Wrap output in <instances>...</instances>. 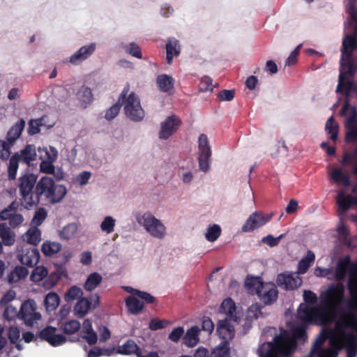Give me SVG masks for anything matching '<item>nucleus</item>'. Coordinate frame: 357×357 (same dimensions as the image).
Returning a JSON list of instances; mask_svg holds the SVG:
<instances>
[{
    "mask_svg": "<svg viewBox=\"0 0 357 357\" xmlns=\"http://www.w3.org/2000/svg\"><path fill=\"white\" fill-rule=\"evenodd\" d=\"M344 286L341 282L330 285L325 291L321 292L318 306L312 307L301 303L297 310V317L305 322L312 321L314 319L332 320L336 318L344 301Z\"/></svg>",
    "mask_w": 357,
    "mask_h": 357,
    "instance_id": "1",
    "label": "nucleus"
},
{
    "mask_svg": "<svg viewBox=\"0 0 357 357\" xmlns=\"http://www.w3.org/2000/svg\"><path fill=\"white\" fill-rule=\"evenodd\" d=\"M130 86L127 85L123 89L119 100L116 103L109 108L105 113V119L111 121L119 114L121 105H124L126 115L132 121L139 122L144 119L145 113L142 109L139 97L131 92L128 97Z\"/></svg>",
    "mask_w": 357,
    "mask_h": 357,
    "instance_id": "2",
    "label": "nucleus"
},
{
    "mask_svg": "<svg viewBox=\"0 0 357 357\" xmlns=\"http://www.w3.org/2000/svg\"><path fill=\"white\" fill-rule=\"evenodd\" d=\"M66 193L67 190L63 185H56L52 178L43 176L35 187L34 207L39 204L42 197H44L50 203L54 204L60 202Z\"/></svg>",
    "mask_w": 357,
    "mask_h": 357,
    "instance_id": "3",
    "label": "nucleus"
},
{
    "mask_svg": "<svg viewBox=\"0 0 357 357\" xmlns=\"http://www.w3.org/2000/svg\"><path fill=\"white\" fill-rule=\"evenodd\" d=\"M36 183L37 176L34 174H24L19 178L18 188L20 195L22 197L21 204L27 210H31L34 207V187H36Z\"/></svg>",
    "mask_w": 357,
    "mask_h": 357,
    "instance_id": "4",
    "label": "nucleus"
},
{
    "mask_svg": "<svg viewBox=\"0 0 357 357\" xmlns=\"http://www.w3.org/2000/svg\"><path fill=\"white\" fill-rule=\"evenodd\" d=\"M36 146L33 144H27L20 152L15 153L9 160L8 169V179H15L19 162L29 165L31 162L36 159Z\"/></svg>",
    "mask_w": 357,
    "mask_h": 357,
    "instance_id": "5",
    "label": "nucleus"
},
{
    "mask_svg": "<svg viewBox=\"0 0 357 357\" xmlns=\"http://www.w3.org/2000/svg\"><path fill=\"white\" fill-rule=\"evenodd\" d=\"M137 223L153 237L162 239L166 235V227L163 223L149 212L135 215Z\"/></svg>",
    "mask_w": 357,
    "mask_h": 357,
    "instance_id": "6",
    "label": "nucleus"
},
{
    "mask_svg": "<svg viewBox=\"0 0 357 357\" xmlns=\"http://www.w3.org/2000/svg\"><path fill=\"white\" fill-rule=\"evenodd\" d=\"M295 347L294 342L281 333L274 337L273 342L268 343V349L265 353L261 354V357H277L278 355L289 356Z\"/></svg>",
    "mask_w": 357,
    "mask_h": 357,
    "instance_id": "7",
    "label": "nucleus"
},
{
    "mask_svg": "<svg viewBox=\"0 0 357 357\" xmlns=\"http://www.w3.org/2000/svg\"><path fill=\"white\" fill-rule=\"evenodd\" d=\"M211 154L212 151L208 137L205 134H201L198 139V161L201 171L204 172L209 171Z\"/></svg>",
    "mask_w": 357,
    "mask_h": 357,
    "instance_id": "8",
    "label": "nucleus"
},
{
    "mask_svg": "<svg viewBox=\"0 0 357 357\" xmlns=\"http://www.w3.org/2000/svg\"><path fill=\"white\" fill-rule=\"evenodd\" d=\"M36 303L33 299H28L23 302L20 310V319L27 326H32L41 319V315L36 311Z\"/></svg>",
    "mask_w": 357,
    "mask_h": 357,
    "instance_id": "9",
    "label": "nucleus"
},
{
    "mask_svg": "<svg viewBox=\"0 0 357 357\" xmlns=\"http://www.w3.org/2000/svg\"><path fill=\"white\" fill-rule=\"evenodd\" d=\"M272 217V213L265 214L262 212L255 211L246 220L241 227V231L243 232L253 231L265 225L271 220Z\"/></svg>",
    "mask_w": 357,
    "mask_h": 357,
    "instance_id": "10",
    "label": "nucleus"
},
{
    "mask_svg": "<svg viewBox=\"0 0 357 357\" xmlns=\"http://www.w3.org/2000/svg\"><path fill=\"white\" fill-rule=\"evenodd\" d=\"M56 332V327L47 326L39 332L37 337L48 342L52 347H58L64 344L67 340L64 335L58 334Z\"/></svg>",
    "mask_w": 357,
    "mask_h": 357,
    "instance_id": "11",
    "label": "nucleus"
},
{
    "mask_svg": "<svg viewBox=\"0 0 357 357\" xmlns=\"http://www.w3.org/2000/svg\"><path fill=\"white\" fill-rule=\"evenodd\" d=\"M181 124V120L177 116H168L160 123V130L158 134L159 139L164 140L169 139L178 130Z\"/></svg>",
    "mask_w": 357,
    "mask_h": 357,
    "instance_id": "12",
    "label": "nucleus"
},
{
    "mask_svg": "<svg viewBox=\"0 0 357 357\" xmlns=\"http://www.w3.org/2000/svg\"><path fill=\"white\" fill-rule=\"evenodd\" d=\"M276 282L282 289L293 290L298 288L302 284V279L297 273H282L278 275Z\"/></svg>",
    "mask_w": 357,
    "mask_h": 357,
    "instance_id": "13",
    "label": "nucleus"
},
{
    "mask_svg": "<svg viewBox=\"0 0 357 357\" xmlns=\"http://www.w3.org/2000/svg\"><path fill=\"white\" fill-rule=\"evenodd\" d=\"M39 151H43L45 154L44 157L42 155H40V158L43 160L40 165V172L51 174L52 172H54V166L52 165V162L57 158L58 153L56 149L54 147H50V152L47 148L43 150L40 149Z\"/></svg>",
    "mask_w": 357,
    "mask_h": 357,
    "instance_id": "14",
    "label": "nucleus"
},
{
    "mask_svg": "<svg viewBox=\"0 0 357 357\" xmlns=\"http://www.w3.org/2000/svg\"><path fill=\"white\" fill-rule=\"evenodd\" d=\"M352 192L355 197H352L351 195H345L342 191L338 192L337 202L340 214L347 212L353 205H357V183L353 187Z\"/></svg>",
    "mask_w": 357,
    "mask_h": 357,
    "instance_id": "15",
    "label": "nucleus"
},
{
    "mask_svg": "<svg viewBox=\"0 0 357 357\" xmlns=\"http://www.w3.org/2000/svg\"><path fill=\"white\" fill-rule=\"evenodd\" d=\"M257 296L265 305H271L277 301L278 291L273 283H265Z\"/></svg>",
    "mask_w": 357,
    "mask_h": 357,
    "instance_id": "16",
    "label": "nucleus"
},
{
    "mask_svg": "<svg viewBox=\"0 0 357 357\" xmlns=\"http://www.w3.org/2000/svg\"><path fill=\"white\" fill-rule=\"evenodd\" d=\"M217 333L227 345L228 342L234 337L235 331L229 321L227 319H225L218 321Z\"/></svg>",
    "mask_w": 357,
    "mask_h": 357,
    "instance_id": "17",
    "label": "nucleus"
},
{
    "mask_svg": "<svg viewBox=\"0 0 357 357\" xmlns=\"http://www.w3.org/2000/svg\"><path fill=\"white\" fill-rule=\"evenodd\" d=\"M61 247H41V250L45 256H52L56 255V265L63 266L66 264L71 258L72 254L69 251H64L59 253Z\"/></svg>",
    "mask_w": 357,
    "mask_h": 357,
    "instance_id": "18",
    "label": "nucleus"
},
{
    "mask_svg": "<svg viewBox=\"0 0 357 357\" xmlns=\"http://www.w3.org/2000/svg\"><path fill=\"white\" fill-rule=\"evenodd\" d=\"M357 268V266L351 261L349 256H346L342 259L340 260L337 264L335 276L337 280L342 281L346 278L348 271L350 269V273L353 272Z\"/></svg>",
    "mask_w": 357,
    "mask_h": 357,
    "instance_id": "19",
    "label": "nucleus"
},
{
    "mask_svg": "<svg viewBox=\"0 0 357 357\" xmlns=\"http://www.w3.org/2000/svg\"><path fill=\"white\" fill-rule=\"evenodd\" d=\"M91 301L85 298H80L74 307L75 314L82 318L90 310L91 305L96 307L99 304V296L95 294L91 297Z\"/></svg>",
    "mask_w": 357,
    "mask_h": 357,
    "instance_id": "20",
    "label": "nucleus"
},
{
    "mask_svg": "<svg viewBox=\"0 0 357 357\" xmlns=\"http://www.w3.org/2000/svg\"><path fill=\"white\" fill-rule=\"evenodd\" d=\"M18 259L22 264L33 267L39 261V250L35 248H29L26 249V250H22V253L18 255Z\"/></svg>",
    "mask_w": 357,
    "mask_h": 357,
    "instance_id": "21",
    "label": "nucleus"
},
{
    "mask_svg": "<svg viewBox=\"0 0 357 357\" xmlns=\"http://www.w3.org/2000/svg\"><path fill=\"white\" fill-rule=\"evenodd\" d=\"M220 312L225 314L229 319L235 322L240 321L241 312L236 311V304L230 298H227L222 302L220 307Z\"/></svg>",
    "mask_w": 357,
    "mask_h": 357,
    "instance_id": "22",
    "label": "nucleus"
},
{
    "mask_svg": "<svg viewBox=\"0 0 357 357\" xmlns=\"http://www.w3.org/2000/svg\"><path fill=\"white\" fill-rule=\"evenodd\" d=\"M96 43L84 45L75 52L69 59L73 64H77L89 58L96 50Z\"/></svg>",
    "mask_w": 357,
    "mask_h": 357,
    "instance_id": "23",
    "label": "nucleus"
},
{
    "mask_svg": "<svg viewBox=\"0 0 357 357\" xmlns=\"http://www.w3.org/2000/svg\"><path fill=\"white\" fill-rule=\"evenodd\" d=\"M25 124V121L23 119H20L9 129L6 134V139L10 144L13 146L15 142L20 137Z\"/></svg>",
    "mask_w": 357,
    "mask_h": 357,
    "instance_id": "24",
    "label": "nucleus"
},
{
    "mask_svg": "<svg viewBox=\"0 0 357 357\" xmlns=\"http://www.w3.org/2000/svg\"><path fill=\"white\" fill-rule=\"evenodd\" d=\"M200 328L197 326H194L188 329L183 337V344L188 347H194L199 342Z\"/></svg>",
    "mask_w": 357,
    "mask_h": 357,
    "instance_id": "25",
    "label": "nucleus"
},
{
    "mask_svg": "<svg viewBox=\"0 0 357 357\" xmlns=\"http://www.w3.org/2000/svg\"><path fill=\"white\" fill-rule=\"evenodd\" d=\"M264 284L260 277L248 276L245 281V289L252 295L260 294Z\"/></svg>",
    "mask_w": 357,
    "mask_h": 357,
    "instance_id": "26",
    "label": "nucleus"
},
{
    "mask_svg": "<svg viewBox=\"0 0 357 357\" xmlns=\"http://www.w3.org/2000/svg\"><path fill=\"white\" fill-rule=\"evenodd\" d=\"M116 352L121 355L135 354L138 357L142 349L133 340H128L123 345L118 347Z\"/></svg>",
    "mask_w": 357,
    "mask_h": 357,
    "instance_id": "27",
    "label": "nucleus"
},
{
    "mask_svg": "<svg viewBox=\"0 0 357 357\" xmlns=\"http://www.w3.org/2000/svg\"><path fill=\"white\" fill-rule=\"evenodd\" d=\"M125 303L128 312L131 314L137 315L144 309V302H142L137 296H128L126 298Z\"/></svg>",
    "mask_w": 357,
    "mask_h": 357,
    "instance_id": "28",
    "label": "nucleus"
},
{
    "mask_svg": "<svg viewBox=\"0 0 357 357\" xmlns=\"http://www.w3.org/2000/svg\"><path fill=\"white\" fill-rule=\"evenodd\" d=\"M181 47L178 41L174 38H169L166 44V59L168 64H171L174 56H178Z\"/></svg>",
    "mask_w": 357,
    "mask_h": 357,
    "instance_id": "29",
    "label": "nucleus"
},
{
    "mask_svg": "<svg viewBox=\"0 0 357 357\" xmlns=\"http://www.w3.org/2000/svg\"><path fill=\"white\" fill-rule=\"evenodd\" d=\"M23 238L27 243L32 245H37L41 241L40 230L36 227L31 226L23 235Z\"/></svg>",
    "mask_w": 357,
    "mask_h": 357,
    "instance_id": "30",
    "label": "nucleus"
},
{
    "mask_svg": "<svg viewBox=\"0 0 357 357\" xmlns=\"http://www.w3.org/2000/svg\"><path fill=\"white\" fill-rule=\"evenodd\" d=\"M0 238L3 245H13L15 243V234L6 223L0 224Z\"/></svg>",
    "mask_w": 357,
    "mask_h": 357,
    "instance_id": "31",
    "label": "nucleus"
},
{
    "mask_svg": "<svg viewBox=\"0 0 357 357\" xmlns=\"http://www.w3.org/2000/svg\"><path fill=\"white\" fill-rule=\"evenodd\" d=\"M157 84L160 91L169 92L174 88V79L167 75H161L157 77Z\"/></svg>",
    "mask_w": 357,
    "mask_h": 357,
    "instance_id": "32",
    "label": "nucleus"
},
{
    "mask_svg": "<svg viewBox=\"0 0 357 357\" xmlns=\"http://www.w3.org/2000/svg\"><path fill=\"white\" fill-rule=\"evenodd\" d=\"M29 273L26 268L21 266H17L15 269L10 272L8 276L9 283H15L20 280L25 278Z\"/></svg>",
    "mask_w": 357,
    "mask_h": 357,
    "instance_id": "33",
    "label": "nucleus"
},
{
    "mask_svg": "<svg viewBox=\"0 0 357 357\" xmlns=\"http://www.w3.org/2000/svg\"><path fill=\"white\" fill-rule=\"evenodd\" d=\"M315 255L312 251L309 250L306 255V256L299 261L298 264V274H304L305 273L311 263H312L314 260Z\"/></svg>",
    "mask_w": 357,
    "mask_h": 357,
    "instance_id": "34",
    "label": "nucleus"
},
{
    "mask_svg": "<svg viewBox=\"0 0 357 357\" xmlns=\"http://www.w3.org/2000/svg\"><path fill=\"white\" fill-rule=\"evenodd\" d=\"M102 278L98 273H91L84 283V289L88 291L94 290L101 282Z\"/></svg>",
    "mask_w": 357,
    "mask_h": 357,
    "instance_id": "35",
    "label": "nucleus"
},
{
    "mask_svg": "<svg viewBox=\"0 0 357 357\" xmlns=\"http://www.w3.org/2000/svg\"><path fill=\"white\" fill-rule=\"evenodd\" d=\"M60 298L59 295L55 292L48 293L44 301L45 306L46 310L49 312L56 310L59 305Z\"/></svg>",
    "mask_w": 357,
    "mask_h": 357,
    "instance_id": "36",
    "label": "nucleus"
},
{
    "mask_svg": "<svg viewBox=\"0 0 357 357\" xmlns=\"http://www.w3.org/2000/svg\"><path fill=\"white\" fill-rule=\"evenodd\" d=\"M80 323L77 320H70L65 323H62L59 326L62 332L66 335L74 334L80 328Z\"/></svg>",
    "mask_w": 357,
    "mask_h": 357,
    "instance_id": "37",
    "label": "nucleus"
},
{
    "mask_svg": "<svg viewBox=\"0 0 357 357\" xmlns=\"http://www.w3.org/2000/svg\"><path fill=\"white\" fill-rule=\"evenodd\" d=\"M77 99L83 103H90L93 99L91 89L86 86H82L76 93Z\"/></svg>",
    "mask_w": 357,
    "mask_h": 357,
    "instance_id": "38",
    "label": "nucleus"
},
{
    "mask_svg": "<svg viewBox=\"0 0 357 357\" xmlns=\"http://www.w3.org/2000/svg\"><path fill=\"white\" fill-rule=\"evenodd\" d=\"M331 178L335 183H340L341 181L344 186H348L350 183L349 177L344 174L341 169L334 168L331 172Z\"/></svg>",
    "mask_w": 357,
    "mask_h": 357,
    "instance_id": "39",
    "label": "nucleus"
},
{
    "mask_svg": "<svg viewBox=\"0 0 357 357\" xmlns=\"http://www.w3.org/2000/svg\"><path fill=\"white\" fill-rule=\"evenodd\" d=\"M19 208V203L16 201L13 202L10 204H9L6 208L3 209L0 212V220H10L11 217L17 211Z\"/></svg>",
    "mask_w": 357,
    "mask_h": 357,
    "instance_id": "40",
    "label": "nucleus"
},
{
    "mask_svg": "<svg viewBox=\"0 0 357 357\" xmlns=\"http://www.w3.org/2000/svg\"><path fill=\"white\" fill-rule=\"evenodd\" d=\"M356 0H347L346 10L349 15V20L355 23V33L357 34V8Z\"/></svg>",
    "mask_w": 357,
    "mask_h": 357,
    "instance_id": "41",
    "label": "nucleus"
},
{
    "mask_svg": "<svg viewBox=\"0 0 357 357\" xmlns=\"http://www.w3.org/2000/svg\"><path fill=\"white\" fill-rule=\"evenodd\" d=\"M47 216V211L45 208L40 207L35 211L34 215L31 220V225L38 228Z\"/></svg>",
    "mask_w": 357,
    "mask_h": 357,
    "instance_id": "42",
    "label": "nucleus"
},
{
    "mask_svg": "<svg viewBox=\"0 0 357 357\" xmlns=\"http://www.w3.org/2000/svg\"><path fill=\"white\" fill-rule=\"evenodd\" d=\"M326 130L328 135H330V138L333 141H335L338 137V126L337 124H334V118L333 116H331L326 123Z\"/></svg>",
    "mask_w": 357,
    "mask_h": 357,
    "instance_id": "43",
    "label": "nucleus"
},
{
    "mask_svg": "<svg viewBox=\"0 0 357 357\" xmlns=\"http://www.w3.org/2000/svg\"><path fill=\"white\" fill-rule=\"evenodd\" d=\"M77 228V225L75 223L67 225L60 231L61 238L66 240L72 238L75 235Z\"/></svg>",
    "mask_w": 357,
    "mask_h": 357,
    "instance_id": "44",
    "label": "nucleus"
},
{
    "mask_svg": "<svg viewBox=\"0 0 357 357\" xmlns=\"http://www.w3.org/2000/svg\"><path fill=\"white\" fill-rule=\"evenodd\" d=\"M347 288L351 299L356 300L357 297V274L350 273L347 284Z\"/></svg>",
    "mask_w": 357,
    "mask_h": 357,
    "instance_id": "45",
    "label": "nucleus"
},
{
    "mask_svg": "<svg viewBox=\"0 0 357 357\" xmlns=\"http://www.w3.org/2000/svg\"><path fill=\"white\" fill-rule=\"evenodd\" d=\"M43 118L31 119L28 123L27 132L29 135H34L40 132V127L43 125Z\"/></svg>",
    "mask_w": 357,
    "mask_h": 357,
    "instance_id": "46",
    "label": "nucleus"
},
{
    "mask_svg": "<svg viewBox=\"0 0 357 357\" xmlns=\"http://www.w3.org/2000/svg\"><path fill=\"white\" fill-rule=\"evenodd\" d=\"M82 294L83 291L79 287L73 286L66 291L64 295V298L66 302L69 303L80 298Z\"/></svg>",
    "mask_w": 357,
    "mask_h": 357,
    "instance_id": "47",
    "label": "nucleus"
},
{
    "mask_svg": "<svg viewBox=\"0 0 357 357\" xmlns=\"http://www.w3.org/2000/svg\"><path fill=\"white\" fill-rule=\"evenodd\" d=\"M5 309L3 311V317L8 321H13L16 318L20 319V310L18 311L17 307L13 306L12 304L5 305Z\"/></svg>",
    "mask_w": 357,
    "mask_h": 357,
    "instance_id": "48",
    "label": "nucleus"
},
{
    "mask_svg": "<svg viewBox=\"0 0 357 357\" xmlns=\"http://www.w3.org/2000/svg\"><path fill=\"white\" fill-rule=\"evenodd\" d=\"M116 225V220L112 216H106L100 224L102 231L106 234H111L114 231Z\"/></svg>",
    "mask_w": 357,
    "mask_h": 357,
    "instance_id": "49",
    "label": "nucleus"
},
{
    "mask_svg": "<svg viewBox=\"0 0 357 357\" xmlns=\"http://www.w3.org/2000/svg\"><path fill=\"white\" fill-rule=\"evenodd\" d=\"M221 228L218 225L210 226L205 234L206 238L210 242H214L220 236Z\"/></svg>",
    "mask_w": 357,
    "mask_h": 357,
    "instance_id": "50",
    "label": "nucleus"
},
{
    "mask_svg": "<svg viewBox=\"0 0 357 357\" xmlns=\"http://www.w3.org/2000/svg\"><path fill=\"white\" fill-rule=\"evenodd\" d=\"M47 273L48 271L45 267L43 266H36L31 275V279L33 282H38L43 280Z\"/></svg>",
    "mask_w": 357,
    "mask_h": 357,
    "instance_id": "51",
    "label": "nucleus"
},
{
    "mask_svg": "<svg viewBox=\"0 0 357 357\" xmlns=\"http://www.w3.org/2000/svg\"><path fill=\"white\" fill-rule=\"evenodd\" d=\"M13 145L10 144L6 140L0 139V158L3 160H7L11 153V148Z\"/></svg>",
    "mask_w": 357,
    "mask_h": 357,
    "instance_id": "52",
    "label": "nucleus"
},
{
    "mask_svg": "<svg viewBox=\"0 0 357 357\" xmlns=\"http://www.w3.org/2000/svg\"><path fill=\"white\" fill-rule=\"evenodd\" d=\"M337 233L340 237L344 239V245H351L350 239L349 238V231L347 226L342 222L338 225Z\"/></svg>",
    "mask_w": 357,
    "mask_h": 357,
    "instance_id": "53",
    "label": "nucleus"
},
{
    "mask_svg": "<svg viewBox=\"0 0 357 357\" xmlns=\"http://www.w3.org/2000/svg\"><path fill=\"white\" fill-rule=\"evenodd\" d=\"M343 86L344 87V93L347 97L349 96V93L351 91H353L357 96V83H354L352 79H348L347 77H346V78L344 79L342 87Z\"/></svg>",
    "mask_w": 357,
    "mask_h": 357,
    "instance_id": "54",
    "label": "nucleus"
},
{
    "mask_svg": "<svg viewBox=\"0 0 357 357\" xmlns=\"http://www.w3.org/2000/svg\"><path fill=\"white\" fill-rule=\"evenodd\" d=\"M126 52L135 58H142L141 48L134 42L129 44L128 47L126 48Z\"/></svg>",
    "mask_w": 357,
    "mask_h": 357,
    "instance_id": "55",
    "label": "nucleus"
},
{
    "mask_svg": "<svg viewBox=\"0 0 357 357\" xmlns=\"http://www.w3.org/2000/svg\"><path fill=\"white\" fill-rule=\"evenodd\" d=\"M137 297L141 299L142 302H144V305L145 304H153L156 301V298L151 294L141 290L137 291Z\"/></svg>",
    "mask_w": 357,
    "mask_h": 357,
    "instance_id": "56",
    "label": "nucleus"
},
{
    "mask_svg": "<svg viewBox=\"0 0 357 357\" xmlns=\"http://www.w3.org/2000/svg\"><path fill=\"white\" fill-rule=\"evenodd\" d=\"M184 335V328L183 326L174 328L169 334L168 338L174 342H178L181 337Z\"/></svg>",
    "mask_w": 357,
    "mask_h": 357,
    "instance_id": "57",
    "label": "nucleus"
},
{
    "mask_svg": "<svg viewBox=\"0 0 357 357\" xmlns=\"http://www.w3.org/2000/svg\"><path fill=\"white\" fill-rule=\"evenodd\" d=\"M337 352L333 349L329 348L326 349H319L317 351V353L314 355H312L311 354L309 355V357H337Z\"/></svg>",
    "mask_w": 357,
    "mask_h": 357,
    "instance_id": "58",
    "label": "nucleus"
},
{
    "mask_svg": "<svg viewBox=\"0 0 357 357\" xmlns=\"http://www.w3.org/2000/svg\"><path fill=\"white\" fill-rule=\"evenodd\" d=\"M210 357H229V349L227 345L215 348Z\"/></svg>",
    "mask_w": 357,
    "mask_h": 357,
    "instance_id": "59",
    "label": "nucleus"
},
{
    "mask_svg": "<svg viewBox=\"0 0 357 357\" xmlns=\"http://www.w3.org/2000/svg\"><path fill=\"white\" fill-rule=\"evenodd\" d=\"M235 96V90H222L219 92L218 97L221 101H231Z\"/></svg>",
    "mask_w": 357,
    "mask_h": 357,
    "instance_id": "60",
    "label": "nucleus"
},
{
    "mask_svg": "<svg viewBox=\"0 0 357 357\" xmlns=\"http://www.w3.org/2000/svg\"><path fill=\"white\" fill-rule=\"evenodd\" d=\"M8 337L12 344H15L20 338V330L17 326H10L8 328Z\"/></svg>",
    "mask_w": 357,
    "mask_h": 357,
    "instance_id": "61",
    "label": "nucleus"
},
{
    "mask_svg": "<svg viewBox=\"0 0 357 357\" xmlns=\"http://www.w3.org/2000/svg\"><path fill=\"white\" fill-rule=\"evenodd\" d=\"M293 335L298 340H304L307 337L305 326L302 325L295 326L293 328Z\"/></svg>",
    "mask_w": 357,
    "mask_h": 357,
    "instance_id": "62",
    "label": "nucleus"
},
{
    "mask_svg": "<svg viewBox=\"0 0 357 357\" xmlns=\"http://www.w3.org/2000/svg\"><path fill=\"white\" fill-rule=\"evenodd\" d=\"M8 220L10 227L15 228L23 222L24 218L22 214L18 213L17 211Z\"/></svg>",
    "mask_w": 357,
    "mask_h": 357,
    "instance_id": "63",
    "label": "nucleus"
},
{
    "mask_svg": "<svg viewBox=\"0 0 357 357\" xmlns=\"http://www.w3.org/2000/svg\"><path fill=\"white\" fill-rule=\"evenodd\" d=\"M213 79L208 76H204L202 77L200 81V89L202 91H213L212 87Z\"/></svg>",
    "mask_w": 357,
    "mask_h": 357,
    "instance_id": "64",
    "label": "nucleus"
}]
</instances>
